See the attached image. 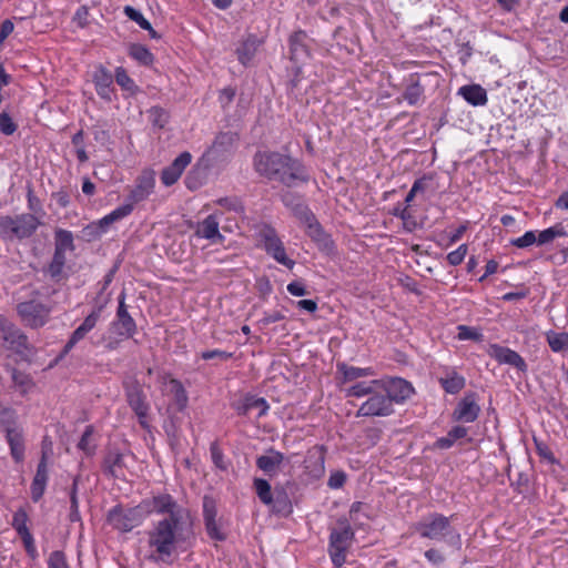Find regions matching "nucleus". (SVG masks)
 Segmentation results:
<instances>
[{
	"mask_svg": "<svg viewBox=\"0 0 568 568\" xmlns=\"http://www.w3.org/2000/svg\"><path fill=\"white\" fill-rule=\"evenodd\" d=\"M0 332L4 345L13 351L21 352L27 345V337L13 324L0 317Z\"/></svg>",
	"mask_w": 568,
	"mask_h": 568,
	"instance_id": "19",
	"label": "nucleus"
},
{
	"mask_svg": "<svg viewBox=\"0 0 568 568\" xmlns=\"http://www.w3.org/2000/svg\"><path fill=\"white\" fill-rule=\"evenodd\" d=\"M287 292L293 296H304L307 294L305 285L302 281H294L287 284Z\"/></svg>",
	"mask_w": 568,
	"mask_h": 568,
	"instance_id": "62",
	"label": "nucleus"
},
{
	"mask_svg": "<svg viewBox=\"0 0 568 568\" xmlns=\"http://www.w3.org/2000/svg\"><path fill=\"white\" fill-rule=\"evenodd\" d=\"M134 210V206L125 199L124 203L111 211L109 214L98 221V227L101 233H105L109 226L129 216Z\"/></svg>",
	"mask_w": 568,
	"mask_h": 568,
	"instance_id": "26",
	"label": "nucleus"
},
{
	"mask_svg": "<svg viewBox=\"0 0 568 568\" xmlns=\"http://www.w3.org/2000/svg\"><path fill=\"white\" fill-rule=\"evenodd\" d=\"M546 341L554 353H561L568 349V333L548 331L545 334Z\"/></svg>",
	"mask_w": 568,
	"mask_h": 568,
	"instance_id": "34",
	"label": "nucleus"
},
{
	"mask_svg": "<svg viewBox=\"0 0 568 568\" xmlns=\"http://www.w3.org/2000/svg\"><path fill=\"white\" fill-rule=\"evenodd\" d=\"M457 329L459 341L477 339L479 337V333L471 327L459 325Z\"/></svg>",
	"mask_w": 568,
	"mask_h": 568,
	"instance_id": "59",
	"label": "nucleus"
},
{
	"mask_svg": "<svg viewBox=\"0 0 568 568\" xmlns=\"http://www.w3.org/2000/svg\"><path fill=\"white\" fill-rule=\"evenodd\" d=\"M232 354L226 353L221 349H212V351H205L201 354V357L205 361L213 359V358H221L223 361H226L231 358Z\"/></svg>",
	"mask_w": 568,
	"mask_h": 568,
	"instance_id": "63",
	"label": "nucleus"
},
{
	"mask_svg": "<svg viewBox=\"0 0 568 568\" xmlns=\"http://www.w3.org/2000/svg\"><path fill=\"white\" fill-rule=\"evenodd\" d=\"M48 568H70L63 551L54 550L47 559Z\"/></svg>",
	"mask_w": 568,
	"mask_h": 568,
	"instance_id": "50",
	"label": "nucleus"
},
{
	"mask_svg": "<svg viewBox=\"0 0 568 568\" xmlns=\"http://www.w3.org/2000/svg\"><path fill=\"white\" fill-rule=\"evenodd\" d=\"M468 247L466 244L459 245L455 251H452L447 254V261L450 265L457 266L462 264L464 261L466 254H467Z\"/></svg>",
	"mask_w": 568,
	"mask_h": 568,
	"instance_id": "53",
	"label": "nucleus"
},
{
	"mask_svg": "<svg viewBox=\"0 0 568 568\" xmlns=\"http://www.w3.org/2000/svg\"><path fill=\"white\" fill-rule=\"evenodd\" d=\"M129 54L143 65H150L154 61V57L151 51L142 44H132L129 49Z\"/></svg>",
	"mask_w": 568,
	"mask_h": 568,
	"instance_id": "38",
	"label": "nucleus"
},
{
	"mask_svg": "<svg viewBox=\"0 0 568 568\" xmlns=\"http://www.w3.org/2000/svg\"><path fill=\"white\" fill-rule=\"evenodd\" d=\"M260 237L266 253L271 255L277 263L286 266L290 270L294 267L295 262L287 257L283 242L277 236L274 229L264 226L260 231Z\"/></svg>",
	"mask_w": 568,
	"mask_h": 568,
	"instance_id": "9",
	"label": "nucleus"
},
{
	"mask_svg": "<svg viewBox=\"0 0 568 568\" xmlns=\"http://www.w3.org/2000/svg\"><path fill=\"white\" fill-rule=\"evenodd\" d=\"M468 436V429L464 426H455L453 427L446 436L439 437L435 442V447L439 449H448L453 447L456 442L464 439Z\"/></svg>",
	"mask_w": 568,
	"mask_h": 568,
	"instance_id": "32",
	"label": "nucleus"
},
{
	"mask_svg": "<svg viewBox=\"0 0 568 568\" xmlns=\"http://www.w3.org/2000/svg\"><path fill=\"white\" fill-rule=\"evenodd\" d=\"M100 320V310L92 311L82 322V324L73 331L70 339L64 346L63 353H69L77 343L85 337L91 332Z\"/></svg>",
	"mask_w": 568,
	"mask_h": 568,
	"instance_id": "23",
	"label": "nucleus"
},
{
	"mask_svg": "<svg viewBox=\"0 0 568 568\" xmlns=\"http://www.w3.org/2000/svg\"><path fill=\"white\" fill-rule=\"evenodd\" d=\"M254 168L260 175L287 186L308 179L301 162L278 152H257L254 156Z\"/></svg>",
	"mask_w": 568,
	"mask_h": 568,
	"instance_id": "2",
	"label": "nucleus"
},
{
	"mask_svg": "<svg viewBox=\"0 0 568 568\" xmlns=\"http://www.w3.org/2000/svg\"><path fill=\"white\" fill-rule=\"evenodd\" d=\"M67 257L65 252L57 251L54 248V254L52 257L51 263L49 264L48 272L52 277H57L62 273V270L64 267Z\"/></svg>",
	"mask_w": 568,
	"mask_h": 568,
	"instance_id": "47",
	"label": "nucleus"
},
{
	"mask_svg": "<svg viewBox=\"0 0 568 568\" xmlns=\"http://www.w3.org/2000/svg\"><path fill=\"white\" fill-rule=\"evenodd\" d=\"M29 516L23 508H19L12 517V527L19 536L27 535L30 532L28 528Z\"/></svg>",
	"mask_w": 568,
	"mask_h": 568,
	"instance_id": "42",
	"label": "nucleus"
},
{
	"mask_svg": "<svg viewBox=\"0 0 568 568\" xmlns=\"http://www.w3.org/2000/svg\"><path fill=\"white\" fill-rule=\"evenodd\" d=\"M88 17H89L88 8L85 6H81L80 8H78V10L75 11V13L73 16V22H75L78 24V27L84 28L89 23Z\"/></svg>",
	"mask_w": 568,
	"mask_h": 568,
	"instance_id": "58",
	"label": "nucleus"
},
{
	"mask_svg": "<svg viewBox=\"0 0 568 568\" xmlns=\"http://www.w3.org/2000/svg\"><path fill=\"white\" fill-rule=\"evenodd\" d=\"M144 516L143 506H141V504L135 508L129 509L114 507L108 514V521L115 529L130 531L141 525Z\"/></svg>",
	"mask_w": 568,
	"mask_h": 568,
	"instance_id": "8",
	"label": "nucleus"
},
{
	"mask_svg": "<svg viewBox=\"0 0 568 568\" xmlns=\"http://www.w3.org/2000/svg\"><path fill=\"white\" fill-rule=\"evenodd\" d=\"M305 227L308 236H311L312 240H314L318 244L327 245L329 239L324 232L318 221L316 220V217H314L312 222L305 224Z\"/></svg>",
	"mask_w": 568,
	"mask_h": 568,
	"instance_id": "40",
	"label": "nucleus"
},
{
	"mask_svg": "<svg viewBox=\"0 0 568 568\" xmlns=\"http://www.w3.org/2000/svg\"><path fill=\"white\" fill-rule=\"evenodd\" d=\"M48 452L43 448L40 463L38 464L34 478L31 484V498L33 501H39L44 494L48 483Z\"/></svg>",
	"mask_w": 568,
	"mask_h": 568,
	"instance_id": "20",
	"label": "nucleus"
},
{
	"mask_svg": "<svg viewBox=\"0 0 568 568\" xmlns=\"http://www.w3.org/2000/svg\"><path fill=\"white\" fill-rule=\"evenodd\" d=\"M458 94L475 106L485 105L488 101L486 90L478 84L464 85L458 90Z\"/></svg>",
	"mask_w": 568,
	"mask_h": 568,
	"instance_id": "28",
	"label": "nucleus"
},
{
	"mask_svg": "<svg viewBox=\"0 0 568 568\" xmlns=\"http://www.w3.org/2000/svg\"><path fill=\"white\" fill-rule=\"evenodd\" d=\"M253 408H258V417L264 416L270 406L262 397L246 396L242 402L235 405V409L240 415H247Z\"/></svg>",
	"mask_w": 568,
	"mask_h": 568,
	"instance_id": "29",
	"label": "nucleus"
},
{
	"mask_svg": "<svg viewBox=\"0 0 568 568\" xmlns=\"http://www.w3.org/2000/svg\"><path fill=\"white\" fill-rule=\"evenodd\" d=\"M294 215L303 223L304 225L308 222H312L315 215L312 211L303 203H297L292 207Z\"/></svg>",
	"mask_w": 568,
	"mask_h": 568,
	"instance_id": "51",
	"label": "nucleus"
},
{
	"mask_svg": "<svg viewBox=\"0 0 568 568\" xmlns=\"http://www.w3.org/2000/svg\"><path fill=\"white\" fill-rule=\"evenodd\" d=\"M306 34L303 31L295 32L290 38V52L293 61L300 62L308 57L307 48L304 43Z\"/></svg>",
	"mask_w": 568,
	"mask_h": 568,
	"instance_id": "30",
	"label": "nucleus"
},
{
	"mask_svg": "<svg viewBox=\"0 0 568 568\" xmlns=\"http://www.w3.org/2000/svg\"><path fill=\"white\" fill-rule=\"evenodd\" d=\"M487 353L499 364L510 365L520 372L527 371V364L525 359L517 352L508 347L498 344H491L489 345Z\"/></svg>",
	"mask_w": 568,
	"mask_h": 568,
	"instance_id": "16",
	"label": "nucleus"
},
{
	"mask_svg": "<svg viewBox=\"0 0 568 568\" xmlns=\"http://www.w3.org/2000/svg\"><path fill=\"white\" fill-rule=\"evenodd\" d=\"M253 484L260 500L267 506L272 505L273 496L268 481L263 478H255Z\"/></svg>",
	"mask_w": 568,
	"mask_h": 568,
	"instance_id": "41",
	"label": "nucleus"
},
{
	"mask_svg": "<svg viewBox=\"0 0 568 568\" xmlns=\"http://www.w3.org/2000/svg\"><path fill=\"white\" fill-rule=\"evenodd\" d=\"M18 313L27 325L40 327L47 323L50 310L40 302L29 301L18 305Z\"/></svg>",
	"mask_w": 568,
	"mask_h": 568,
	"instance_id": "11",
	"label": "nucleus"
},
{
	"mask_svg": "<svg viewBox=\"0 0 568 568\" xmlns=\"http://www.w3.org/2000/svg\"><path fill=\"white\" fill-rule=\"evenodd\" d=\"M54 248L62 252H72L74 250L72 232L63 229H57L54 232Z\"/></svg>",
	"mask_w": 568,
	"mask_h": 568,
	"instance_id": "36",
	"label": "nucleus"
},
{
	"mask_svg": "<svg viewBox=\"0 0 568 568\" xmlns=\"http://www.w3.org/2000/svg\"><path fill=\"white\" fill-rule=\"evenodd\" d=\"M306 468L313 477L320 478L324 474V455L321 448H314L308 452L306 459Z\"/></svg>",
	"mask_w": 568,
	"mask_h": 568,
	"instance_id": "33",
	"label": "nucleus"
},
{
	"mask_svg": "<svg viewBox=\"0 0 568 568\" xmlns=\"http://www.w3.org/2000/svg\"><path fill=\"white\" fill-rule=\"evenodd\" d=\"M222 214V211L216 210L200 221L195 227V236L209 240L212 243H221L224 240V236L220 233V217Z\"/></svg>",
	"mask_w": 568,
	"mask_h": 568,
	"instance_id": "15",
	"label": "nucleus"
},
{
	"mask_svg": "<svg viewBox=\"0 0 568 568\" xmlns=\"http://www.w3.org/2000/svg\"><path fill=\"white\" fill-rule=\"evenodd\" d=\"M190 152H182L169 166L161 173V181L165 186H171L178 182L186 166L191 163Z\"/></svg>",
	"mask_w": 568,
	"mask_h": 568,
	"instance_id": "18",
	"label": "nucleus"
},
{
	"mask_svg": "<svg viewBox=\"0 0 568 568\" xmlns=\"http://www.w3.org/2000/svg\"><path fill=\"white\" fill-rule=\"evenodd\" d=\"M129 406L138 416L139 423L143 428H149V410L150 406L145 399V395L139 386L131 387L126 393Z\"/></svg>",
	"mask_w": 568,
	"mask_h": 568,
	"instance_id": "17",
	"label": "nucleus"
},
{
	"mask_svg": "<svg viewBox=\"0 0 568 568\" xmlns=\"http://www.w3.org/2000/svg\"><path fill=\"white\" fill-rule=\"evenodd\" d=\"M216 506L215 501L212 498L204 497L203 500V518L205 523V528L209 536L215 540H224L225 535L221 530L217 521H216Z\"/></svg>",
	"mask_w": 568,
	"mask_h": 568,
	"instance_id": "21",
	"label": "nucleus"
},
{
	"mask_svg": "<svg viewBox=\"0 0 568 568\" xmlns=\"http://www.w3.org/2000/svg\"><path fill=\"white\" fill-rule=\"evenodd\" d=\"M210 453H211V457H212L214 465L221 469H224L225 465H224L223 453L220 449V447L217 446V444L213 443L211 445Z\"/></svg>",
	"mask_w": 568,
	"mask_h": 568,
	"instance_id": "60",
	"label": "nucleus"
},
{
	"mask_svg": "<svg viewBox=\"0 0 568 568\" xmlns=\"http://www.w3.org/2000/svg\"><path fill=\"white\" fill-rule=\"evenodd\" d=\"M0 428L4 433L12 459L22 463L26 454L24 434L14 409L0 406Z\"/></svg>",
	"mask_w": 568,
	"mask_h": 568,
	"instance_id": "4",
	"label": "nucleus"
},
{
	"mask_svg": "<svg viewBox=\"0 0 568 568\" xmlns=\"http://www.w3.org/2000/svg\"><path fill=\"white\" fill-rule=\"evenodd\" d=\"M393 412L394 406L390 404L389 397L383 390H376L359 406L356 415L362 417H384L389 416Z\"/></svg>",
	"mask_w": 568,
	"mask_h": 568,
	"instance_id": "10",
	"label": "nucleus"
},
{
	"mask_svg": "<svg viewBox=\"0 0 568 568\" xmlns=\"http://www.w3.org/2000/svg\"><path fill=\"white\" fill-rule=\"evenodd\" d=\"M122 464V455L120 453H109L104 458V471L111 476H118Z\"/></svg>",
	"mask_w": 568,
	"mask_h": 568,
	"instance_id": "44",
	"label": "nucleus"
},
{
	"mask_svg": "<svg viewBox=\"0 0 568 568\" xmlns=\"http://www.w3.org/2000/svg\"><path fill=\"white\" fill-rule=\"evenodd\" d=\"M171 390L174 393L175 404L178 405L179 409H184L187 405V395L182 384L176 379H172Z\"/></svg>",
	"mask_w": 568,
	"mask_h": 568,
	"instance_id": "49",
	"label": "nucleus"
},
{
	"mask_svg": "<svg viewBox=\"0 0 568 568\" xmlns=\"http://www.w3.org/2000/svg\"><path fill=\"white\" fill-rule=\"evenodd\" d=\"M424 95V88L419 81L415 78H410V82L406 87L403 98L409 105H416L419 103Z\"/></svg>",
	"mask_w": 568,
	"mask_h": 568,
	"instance_id": "35",
	"label": "nucleus"
},
{
	"mask_svg": "<svg viewBox=\"0 0 568 568\" xmlns=\"http://www.w3.org/2000/svg\"><path fill=\"white\" fill-rule=\"evenodd\" d=\"M256 50V43L254 39H247L244 41L241 45V48L237 49V55L239 60L246 64L251 61L252 57L254 55V52Z\"/></svg>",
	"mask_w": 568,
	"mask_h": 568,
	"instance_id": "48",
	"label": "nucleus"
},
{
	"mask_svg": "<svg viewBox=\"0 0 568 568\" xmlns=\"http://www.w3.org/2000/svg\"><path fill=\"white\" fill-rule=\"evenodd\" d=\"M214 204L221 206L223 210L234 212L236 214L244 213V206L241 200L236 196L220 197L214 201Z\"/></svg>",
	"mask_w": 568,
	"mask_h": 568,
	"instance_id": "43",
	"label": "nucleus"
},
{
	"mask_svg": "<svg viewBox=\"0 0 568 568\" xmlns=\"http://www.w3.org/2000/svg\"><path fill=\"white\" fill-rule=\"evenodd\" d=\"M383 386V379H372L369 382H359L345 389L347 397L361 398L364 396H371L374 392L381 390Z\"/></svg>",
	"mask_w": 568,
	"mask_h": 568,
	"instance_id": "27",
	"label": "nucleus"
},
{
	"mask_svg": "<svg viewBox=\"0 0 568 568\" xmlns=\"http://www.w3.org/2000/svg\"><path fill=\"white\" fill-rule=\"evenodd\" d=\"M17 124L13 122L12 118L6 113H0V131L6 135H11L16 132Z\"/></svg>",
	"mask_w": 568,
	"mask_h": 568,
	"instance_id": "55",
	"label": "nucleus"
},
{
	"mask_svg": "<svg viewBox=\"0 0 568 568\" xmlns=\"http://www.w3.org/2000/svg\"><path fill=\"white\" fill-rule=\"evenodd\" d=\"M424 556L430 565L436 567L442 566L446 560L445 555L437 548L426 550Z\"/></svg>",
	"mask_w": 568,
	"mask_h": 568,
	"instance_id": "56",
	"label": "nucleus"
},
{
	"mask_svg": "<svg viewBox=\"0 0 568 568\" xmlns=\"http://www.w3.org/2000/svg\"><path fill=\"white\" fill-rule=\"evenodd\" d=\"M20 538L23 542V546H24V549H26L28 556L33 560L37 559L39 554H38V549L36 547L32 534L29 532L27 535H22V536H20Z\"/></svg>",
	"mask_w": 568,
	"mask_h": 568,
	"instance_id": "57",
	"label": "nucleus"
},
{
	"mask_svg": "<svg viewBox=\"0 0 568 568\" xmlns=\"http://www.w3.org/2000/svg\"><path fill=\"white\" fill-rule=\"evenodd\" d=\"M337 371L343 375L344 383L375 375V371L372 367H355L345 363H338Z\"/></svg>",
	"mask_w": 568,
	"mask_h": 568,
	"instance_id": "31",
	"label": "nucleus"
},
{
	"mask_svg": "<svg viewBox=\"0 0 568 568\" xmlns=\"http://www.w3.org/2000/svg\"><path fill=\"white\" fill-rule=\"evenodd\" d=\"M123 11L125 16L130 20L134 21L141 29L149 31L152 38L156 37V32L153 30L151 23L143 17V14L139 10L134 9L131 6H125Z\"/></svg>",
	"mask_w": 568,
	"mask_h": 568,
	"instance_id": "37",
	"label": "nucleus"
},
{
	"mask_svg": "<svg viewBox=\"0 0 568 568\" xmlns=\"http://www.w3.org/2000/svg\"><path fill=\"white\" fill-rule=\"evenodd\" d=\"M381 390H383L386 396L389 397L390 404L393 406L394 403H404L414 393L412 384L399 377L383 379V386H381Z\"/></svg>",
	"mask_w": 568,
	"mask_h": 568,
	"instance_id": "14",
	"label": "nucleus"
},
{
	"mask_svg": "<svg viewBox=\"0 0 568 568\" xmlns=\"http://www.w3.org/2000/svg\"><path fill=\"white\" fill-rule=\"evenodd\" d=\"M345 480L346 475L343 471H335L331 474L327 485L332 489H338L345 484Z\"/></svg>",
	"mask_w": 568,
	"mask_h": 568,
	"instance_id": "61",
	"label": "nucleus"
},
{
	"mask_svg": "<svg viewBox=\"0 0 568 568\" xmlns=\"http://www.w3.org/2000/svg\"><path fill=\"white\" fill-rule=\"evenodd\" d=\"M143 506L144 515L150 513H156L164 515L163 518H172L174 514L183 516L184 520H192L190 513L178 505L173 497L169 494H160L153 496L151 499H146L141 503Z\"/></svg>",
	"mask_w": 568,
	"mask_h": 568,
	"instance_id": "7",
	"label": "nucleus"
},
{
	"mask_svg": "<svg viewBox=\"0 0 568 568\" xmlns=\"http://www.w3.org/2000/svg\"><path fill=\"white\" fill-rule=\"evenodd\" d=\"M111 328L115 332L118 336L121 338H130L134 335L136 331V325L134 320L128 313L125 306V294L121 293L119 296V307L116 311V320L112 322Z\"/></svg>",
	"mask_w": 568,
	"mask_h": 568,
	"instance_id": "12",
	"label": "nucleus"
},
{
	"mask_svg": "<svg viewBox=\"0 0 568 568\" xmlns=\"http://www.w3.org/2000/svg\"><path fill=\"white\" fill-rule=\"evenodd\" d=\"M452 517L438 513H432L412 526L413 532L434 541L445 542L448 546L459 548L460 534L452 526Z\"/></svg>",
	"mask_w": 568,
	"mask_h": 568,
	"instance_id": "3",
	"label": "nucleus"
},
{
	"mask_svg": "<svg viewBox=\"0 0 568 568\" xmlns=\"http://www.w3.org/2000/svg\"><path fill=\"white\" fill-rule=\"evenodd\" d=\"M234 141V136L231 133H221L216 136L215 142L212 146V151H217V149L222 145L232 144Z\"/></svg>",
	"mask_w": 568,
	"mask_h": 568,
	"instance_id": "64",
	"label": "nucleus"
},
{
	"mask_svg": "<svg viewBox=\"0 0 568 568\" xmlns=\"http://www.w3.org/2000/svg\"><path fill=\"white\" fill-rule=\"evenodd\" d=\"M40 224V220L29 213H23L14 217L9 215L0 216V237L4 240L28 239L36 233Z\"/></svg>",
	"mask_w": 568,
	"mask_h": 568,
	"instance_id": "5",
	"label": "nucleus"
},
{
	"mask_svg": "<svg viewBox=\"0 0 568 568\" xmlns=\"http://www.w3.org/2000/svg\"><path fill=\"white\" fill-rule=\"evenodd\" d=\"M155 179L152 174H143L139 178L136 185L131 190L126 200L135 206L138 203L146 200L154 190Z\"/></svg>",
	"mask_w": 568,
	"mask_h": 568,
	"instance_id": "22",
	"label": "nucleus"
},
{
	"mask_svg": "<svg viewBox=\"0 0 568 568\" xmlns=\"http://www.w3.org/2000/svg\"><path fill=\"white\" fill-rule=\"evenodd\" d=\"M192 520H184L180 514L153 523L145 532V560L153 564L171 565L180 550H185L193 537Z\"/></svg>",
	"mask_w": 568,
	"mask_h": 568,
	"instance_id": "1",
	"label": "nucleus"
},
{
	"mask_svg": "<svg viewBox=\"0 0 568 568\" xmlns=\"http://www.w3.org/2000/svg\"><path fill=\"white\" fill-rule=\"evenodd\" d=\"M354 531L347 521H339L329 536L328 552L335 567H342L346 561V552L352 545Z\"/></svg>",
	"mask_w": 568,
	"mask_h": 568,
	"instance_id": "6",
	"label": "nucleus"
},
{
	"mask_svg": "<svg viewBox=\"0 0 568 568\" xmlns=\"http://www.w3.org/2000/svg\"><path fill=\"white\" fill-rule=\"evenodd\" d=\"M535 243H537V236L534 231H527L523 236L510 241L511 245L519 248L528 247Z\"/></svg>",
	"mask_w": 568,
	"mask_h": 568,
	"instance_id": "52",
	"label": "nucleus"
},
{
	"mask_svg": "<svg viewBox=\"0 0 568 568\" xmlns=\"http://www.w3.org/2000/svg\"><path fill=\"white\" fill-rule=\"evenodd\" d=\"M115 81L123 90L131 93H135L138 91L134 81L122 67L115 69Z\"/></svg>",
	"mask_w": 568,
	"mask_h": 568,
	"instance_id": "46",
	"label": "nucleus"
},
{
	"mask_svg": "<svg viewBox=\"0 0 568 568\" xmlns=\"http://www.w3.org/2000/svg\"><path fill=\"white\" fill-rule=\"evenodd\" d=\"M284 460V455L277 450L270 449L265 455L256 458V466L270 477L278 473V468Z\"/></svg>",
	"mask_w": 568,
	"mask_h": 568,
	"instance_id": "25",
	"label": "nucleus"
},
{
	"mask_svg": "<svg viewBox=\"0 0 568 568\" xmlns=\"http://www.w3.org/2000/svg\"><path fill=\"white\" fill-rule=\"evenodd\" d=\"M438 383L446 393L456 395L465 387L466 379L455 368L445 367Z\"/></svg>",
	"mask_w": 568,
	"mask_h": 568,
	"instance_id": "24",
	"label": "nucleus"
},
{
	"mask_svg": "<svg viewBox=\"0 0 568 568\" xmlns=\"http://www.w3.org/2000/svg\"><path fill=\"white\" fill-rule=\"evenodd\" d=\"M12 381L14 387L19 390L21 395L28 394L34 387V384L28 374H24L16 369L12 371Z\"/></svg>",
	"mask_w": 568,
	"mask_h": 568,
	"instance_id": "39",
	"label": "nucleus"
},
{
	"mask_svg": "<svg viewBox=\"0 0 568 568\" xmlns=\"http://www.w3.org/2000/svg\"><path fill=\"white\" fill-rule=\"evenodd\" d=\"M149 119L154 126L163 129L168 124L170 115L163 108L153 106L149 110Z\"/></svg>",
	"mask_w": 568,
	"mask_h": 568,
	"instance_id": "45",
	"label": "nucleus"
},
{
	"mask_svg": "<svg viewBox=\"0 0 568 568\" xmlns=\"http://www.w3.org/2000/svg\"><path fill=\"white\" fill-rule=\"evenodd\" d=\"M479 413L480 406L477 403V395L470 392L466 393L457 403L452 417L455 422L473 423L478 418Z\"/></svg>",
	"mask_w": 568,
	"mask_h": 568,
	"instance_id": "13",
	"label": "nucleus"
},
{
	"mask_svg": "<svg viewBox=\"0 0 568 568\" xmlns=\"http://www.w3.org/2000/svg\"><path fill=\"white\" fill-rule=\"evenodd\" d=\"M93 429L92 426H88L84 433L81 436V439L78 444L79 449L84 452L87 455H92L94 453V447L90 444V439L92 436Z\"/></svg>",
	"mask_w": 568,
	"mask_h": 568,
	"instance_id": "54",
	"label": "nucleus"
}]
</instances>
